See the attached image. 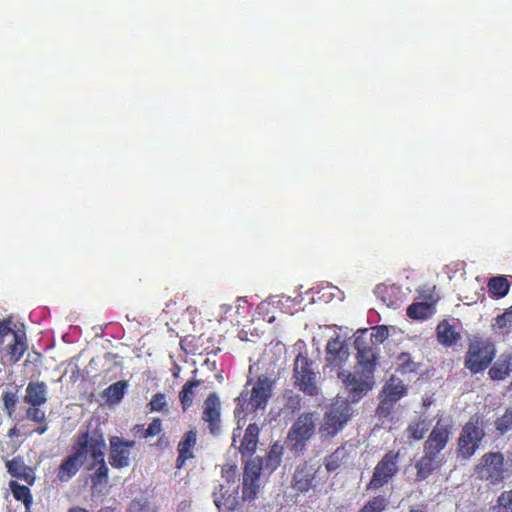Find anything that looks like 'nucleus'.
<instances>
[{"mask_svg":"<svg viewBox=\"0 0 512 512\" xmlns=\"http://www.w3.org/2000/svg\"><path fill=\"white\" fill-rule=\"evenodd\" d=\"M127 386L128 383L125 380L118 381L110 385L105 390V396L107 397V401L111 404L120 402L125 394Z\"/></svg>","mask_w":512,"mask_h":512,"instance_id":"nucleus-29","label":"nucleus"},{"mask_svg":"<svg viewBox=\"0 0 512 512\" xmlns=\"http://www.w3.org/2000/svg\"><path fill=\"white\" fill-rule=\"evenodd\" d=\"M349 357L348 345L339 336H336L330 339L326 345L325 369H337V372L344 370L343 365L348 361Z\"/></svg>","mask_w":512,"mask_h":512,"instance_id":"nucleus-14","label":"nucleus"},{"mask_svg":"<svg viewBox=\"0 0 512 512\" xmlns=\"http://www.w3.org/2000/svg\"><path fill=\"white\" fill-rule=\"evenodd\" d=\"M40 407L29 406L26 410V418L36 423H42L46 419V414Z\"/></svg>","mask_w":512,"mask_h":512,"instance_id":"nucleus-43","label":"nucleus"},{"mask_svg":"<svg viewBox=\"0 0 512 512\" xmlns=\"http://www.w3.org/2000/svg\"><path fill=\"white\" fill-rule=\"evenodd\" d=\"M6 466L8 472L13 477L23 478L25 480H28L30 478V474L27 473V467L22 459L14 458L10 461H7Z\"/></svg>","mask_w":512,"mask_h":512,"instance_id":"nucleus-32","label":"nucleus"},{"mask_svg":"<svg viewBox=\"0 0 512 512\" xmlns=\"http://www.w3.org/2000/svg\"><path fill=\"white\" fill-rule=\"evenodd\" d=\"M68 512H87V511L80 507H73V508L69 509Z\"/></svg>","mask_w":512,"mask_h":512,"instance_id":"nucleus-51","label":"nucleus"},{"mask_svg":"<svg viewBox=\"0 0 512 512\" xmlns=\"http://www.w3.org/2000/svg\"><path fill=\"white\" fill-rule=\"evenodd\" d=\"M89 441L90 435L88 432L78 436L75 452L63 460L59 467L58 478L61 482L69 481L83 465L88 457Z\"/></svg>","mask_w":512,"mask_h":512,"instance_id":"nucleus-7","label":"nucleus"},{"mask_svg":"<svg viewBox=\"0 0 512 512\" xmlns=\"http://www.w3.org/2000/svg\"><path fill=\"white\" fill-rule=\"evenodd\" d=\"M261 466L255 461L247 462L243 474L242 497L245 501L253 500L260 487Z\"/></svg>","mask_w":512,"mask_h":512,"instance_id":"nucleus-18","label":"nucleus"},{"mask_svg":"<svg viewBox=\"0 0 512 512\" xmlns=\"http://www.w3.org/2000/svg\"><path fill=\"white\" fill-rule=\"evenodd\" d=\"M47 430H48L47 425H42V426L37 427V428L34 430V432L38 433L39 435H42V434H44Z\"/></svg>","mask_w":512,"mask_h":512,"instance_id":"nucleus-50","label":"nucleus"},{"mask_svg":"<svg viewBox=\"0 0 512 512\" xmlns=\"http://www.w3.org/2000/svg\"><path fill=\"white\" fill-rule=\"evenodd\" d=\"M398 366L402 373L413 372L416 370V364L412 361L410 354L401 353L398 356Z\"/></svg>","mask_w":512,"mask_h":512,"instance_id":"nucleus-40","label":"nucleus"},{"mask_svg":"<svg viewBox=\"0 0 512 512\" xmlns=\"http://www.w3.org/2000/svg\"><path fill=\"white\" fill-rule=\"evenodd\" d=\"M368 330H358L355 333L354 345L357 350V366L356 368L364 371L374 377V371L376 367L377 357L380 348L373 345L371 341H368Z\"/></svg>","mask_w":512,"mask_h":512,"instance_id":"nucleus-6","label":"nucleus"},{"mask_svg":"<svg viewBox=\"0 0 512 512\" xmlns=\"http://www.w3.org/2000/svg\"><path fill=\"white\" fill-rule=\"evenodd\" d=\"M337 377L348 394L347 400L352 403H356L362 399L374 385V377L358 368H355L353 372L339 370Z\"/></svg>","mask_w":512,"mask_h":512,"instance_id":"nucleus-5","label":"nucleus"},{"mask_svg":"<svg viewBox=\"0 0 512 512\" xmlns=\"http://www.w3.org/2000/svg\"><path fill=\"white\" fill-rule=\"evenodd\" d=\"M510 388L512 389V381H511V384H510Z\"/></svg>","mask_w":512,"mask_h":512,"instance_id":"nucleus-54","label":"nucleus"},{"mask_svg":"<svg viewBox=\"0 0 512 512\" xmlns=\"http://www.w3.org/2000/svg\"><path fill=\"white\" fill-rule=\"evenodd\" d=\"M283 453L282 445L275 443L271 446L265 459L261 462H257L261 466V470L264 468L269 472L274 471L281 462V456Z\"/></svg>","mask_w":512,"mask_h":512,"instance_id":"nucleus-26","label":"nucleus"},{"mask_svg":"<svg viewBox=\"0 0 512 512\" xmlns=\"http://www.w3.org/2000/svg\"><path fill=\"white\" fill-rule=\"evenodd\" d=\"M292 379L294 386L307 396H318L321 393L317 365L307 354L299 353L295 357Z\"/></svg>","mask_w":512,"mask_h":512,"instance_id":"nucleus-3","label":"nucleus"},{"mask_svg":"<svg viewBox=\"0 0 512 512\" xmlns=\"http://www.w3.org/2000/svg\"><path fill=\"white\" fill-rule=\"evenodd\" d=\"M130 512H153V508L146 498L141 497L132 501Z\"/></svg>","mask_w":512,"mask_h":512,"instance_id":"nucleus-45","label":"nucleus"},{"mask_svg":"<svg viewBox=\"0 0 512 512\" xmlns=\"http://www.w3.org/2000/svg\"><path fill=\"white\" fill-rule=\"evenodd\" d=\"M238 489L239 485H219V491L213 493L214 503L219 512L233 511L236 509L239 503Z\"/></svg>","mask_w":512,"mask_h":512,"instance_id":"nucleus-19","label":"nucleus"},{"mask_svg":"<svg viewBox=\"0 0 512 512\" xmlns=\"http://www.w3.org/2000/svg\"><path fill=\"white\" fill-rule=\"evenodd\" d=\"M496 429L501 433L504 434L510 429H512V408L507 409L505 414L497 419L495 422Z\"/></svg>","mask_w":512,"mask_h":512,"instance_id":"nucleus-39","label":"nucleus"},{"mask_svg":"<svg viewBox=\"0 0 512 512\" xmlns=\"http://www.w3.org/2000/svg\"><path fill=\"white\" fill-rule=\"evenodd\" d=\"M48 400V387L42 381H30L23 402L29 406H43Z\"/></svg>","mask_w":512,"mask_h":512,"instance_id":"nucleus-20","label":"nucleus"},{"mask_svg":"<svg viewBox=\"0 0 512 512\" xmlns=\"http://www.w3.org/2000/svg\"><path fill=\"white\" fill-rule=\"evenodd\" d=\"M197 441V433L194 430L188 431L184 439L178 444V458L177 465L178 467L182 466L185 460L193 457L192 448L195 446Z\"/></svg>","mask_w":512,"mask_h":512,"instance_id":"nucleus-25","label":"nucleus"},{"mask_svg":"<svg viewBox=\"0 0 512 512\" xmlns=\"http://www.w3.org/2000/svg\"><path fill=\"white\" fill-rule=\"evenodd\" d=\"M161 432V421L154 419L145 430L144 437H153Z\"/></svg>","mask_w":512,"mask_h":512,"instance_id":"nucleus-48","label":"nucleus"},{"mask_svg":"<svg viewBox=\"0 0 512 512\" xmlns=\"http://www.w3.org/2000/svg\"><path fill=\"white\" fill-rule=\"evenodd\" d=\"M437 336L439 342L446 346H451L459 338V334L447 322L437 326Z\"/></svg>","mask_w":512,"mask_h":512,"instance_id":"nucleus-27","label":"nucleus"},{"mask_svg":"<svg viewBox=\"0 0 512 512\" xmlns=\"http://www.w3.org/2000/svg\"><path fill=\"white\" fill-rule=\"evenodd\" d=\"M346 451L344 448H337L328 458L326 462V468L328 471L336 470L340 462L345 458Z\"/></svg>","mask_w":512,"mask_h":512,"instance_id":"nucleus-37","label":"nucleus"},{"mask_svg":"<svg viewBox=\"0 0 512 512\" xmlns=\"http://www.w3.org/2000/svg\"><path fill=\"white\" fill-rule=\"evenodd\" d=\"M495 356L493 345L485 342H474L469 346L465 366L473 373L484 370Z\"/></svg>","mask_w":512,"mask_h":512,"instance_id":"nucleus-12","label":"nucleus"},{"mask_svg":"<svg viewBox=\"0 0 512 512\" xmlns=\"http://www.w3.org/2000/svg\"><path fill=\"white\" fill-rule=\"evenodd\" d=\"M238 475V469L236 465H225L222 469V478L226 481V486L237 485L235 483Z\"/></svg>","mask_w":512,"mask_h":512,"instance_id":"nucleus-41","label":"nucleus"},{"mask_svg":"<svg viewBox=\"0 0 512 512\" xmlns=\"http://www.w3.org/2000/svg\"><path fill=\"white\" fill-rule=\"evenodd\" d=\"M134 441H125L118 436L110 438L109 462L115 468H124L130 465V456L134 448Z\"/></svg>","mask_w":512,"mask_h":512,"instance_id":"nucleus-15","label":"nucleus"},{"mask_svg":"<svg viewBox=\"0 0 512 512\" xmlns=\"http://www.w3.org/2000/svg\"><path fill=\"white\" fill-rule=\"evenodd\" d=\"M150 409L152 411H167V401H166V396L165 394H162V393H157L155 394L150 403Z\"/></svg>","mask_w":512,"mask_h":512,"instance_id":"nucleus-44","label":"nucleus"},{"mask_svg":"<svg viewBox=\"0 0 512 512\" xmlns=\"http://www.w3.org/2000/svg\"><path fill=\"white\" fill-rule=\"evenodd\" d=\"M259 427L256 424H249L241 440L239 451L242 455H252L257 448Z\"/></svg>","mask_w":512,"mask_h":512,"instance_id":"nucleus-23","label":"nucleus"},{"mask_svg":"<svg viewBox=\"0 0 512 512\" xmlns=\"http://www.w3.org/2000/svg\"><path fill=\"white\" fill-rule=\"evenodd\" d=\"M99 512H112L110 509H102Z\"/></svg>","mask_w":512,"mask_h":512,"instance_id":"nucleus-53","label":"nucleus"},{"mask_svg":"<svg viewBox=\"0 0 512 512\" xmlns=\"http://www.w3.org/2000/svg\"><path fill=\"white\" fill-rule=\"evenodd\" d=\"M399 453L387 452L376 464L367 490H376L387 484L399 471Z\"/></svg>","mask_w":512,"mask_h":512,"instance_id":"nucleus-10","label":"nucleus"},{"mask_svg":"<svg viewBox=\"0 0 512 512\" xmlns=\"http://www.w3.org/2000/svg\"><path fill=\"white\" fill-rule=\"evenodd\" d=\"M393 286H388L385 284L377 285L374 292L375 295L383 301L387 306H390L393 304V301L390 297L391 293L394 291Z\"/></svg>","mask_w":512,"mask_h":512,"instance_id":"nucleus-38","label":"nucleus"},{"mask_svg":"<svg viewBox=\"0 0 512 512\" xmlns=\"http://www.w3.org/2000/svg\"><path fill=\"white\" fill-rule=\"evenodd\" d=\"M475 472L482 480L492 484L501 482L505 478L504 457L499 452H491L482 456Z\"/></svg>","mask_w":512,"mask_h":512,"instance_id":"nucleus-11","label":"nucleus"},{"mask_svg":"<svg viewBox=\"0 0 512 512\" xmlns=\"http://www.w3.org/2000/svg\"><path fill=\"white\" fill-rule=\"evenodd\" d=\"M495 321H496L495 325L499 329L512 327V306L506 312H504L502 315L498 316L495 319Z\"/></svg>","mask_w":512,"mask_h":512,"instance_id":"nucleus-47","label":"nucleus"},{"mask_svg":"<svg viewBox=\"0 0 512 512\" xmlns=\"http://www.w3.org/2000/svg\"><path fill=\"white\" fill-rule=\"evenodd\" d=\"M221 404L216 394H210L204 401L202 419L208 423L210 433L220 434L221 431Z\"/></svg>","mask_w":512,"mask_h":512,"instance_id":"nucleus-17","label":"nucleus"},{"mask_svg":"<svg viewBox=\"0 0 512 512\" xmlns=\"http://www.w3.org/2000/svg\"><path fill=\"white\" fill-rule=\"evenodd\" d=\"M410 512H425V511H423L421 509H412Z\"/></svg>","mask_w":512,"mask_h":512,"instance_id":"nucleus-52","label":"nucleus"},{"mask_svg":"<svg viewBox=\"0 0 512 512\" xmlns=\"http://www.w3.org/2000/svg\"><path fill=\"white\" fill-rule=\"evenodd\" d=\"M272 384L273 382L270 378L260 376L256 382H248L239 397L236 399L237 407L235 409V416L238 418V427L233 431V446H235L236 438L241 435V420L248 413H254L257 410L265 409L268 399L271 396Z\"/></svg>","mask_w":512,"mask_h":512,"instance_id":"nucleus-1","label":"nucleus"},{"mask_svg":"<svg viewBox=\"0 0 512 512\" xmlns=\"http://www.w3.org/2000/svg\"><path fill=\"white\" fill-rule=\"evenodd\" d=\"M436 312L435 301H419L412 303L407 308V315L416 320H426Z\"/></svg>","mask_w":512,"mask_h":512,"instance_id":"nucleus-22","label":"nucleus"},{"mask_svg":"<svg viewBox=\"0 0 512 512\" xmlns=\"http://www.w3.org/2000/svg\"><path fill=\"white\" fill-rule=\"evenodd\" d=\"M510 371V366L507 361H498L489 371V374L494 380L504 379Z\"/></svg>","mask_w":512,"mask_h":512,"instance_id":"nucleus-36","label":"nucleus"},{"mask_svg":"<svg viewBox=\"0 0 512 512\" xmlns=\"http://www.w3.org/2000/svg\"><path fill=\"white\" fill-rule=\"evenodd\" d=\"M405 393V386L402 380L391 377L383 388V400L377 408L379 416H386L393 404L398 401Z\"/></svg>","mask_w":512,"mask_h":512,"instance_id":"nucleus-16","label":"nucleus"},{"mask_svg":"<svg viewBox=\"0 0 512 512\" xmlns=\"http://www.w3.org/2000/svg\"><path fill=\"white\" fill-rule=\"evenodd\" d=\"M316 414H301L294 422L287 436L288 446L295 452L301 451L311 438L316 428Z\"/></svg>","mask_w":512,"mask_h":512,"instance_id":"nucleus-9","label":"nucleus"},{"mask_svg":"<svg viewBox=\"0 0 512 512\" xmlns=\"http://www.w3.org/2000/svg\"><path fill=\"white\" fill-rule=\"evenodd\" d=\"M430 427V421L426 419H420L419 421L412 423L408 426L409 437L420 440L424 437L425 433Z\"/></svg>","mask_w":512,"mask_h":512,"instance_id":"nucleus-33","label":"nucleus"},{"mask_svg":"<svg viewBox=\"0 0 512 512\" xmlns=\"http://www.w3.org/2000/svg\"><path fill=\"white\" fill-rule=\"evenodd\" d=\"M200 383L201 382L199 380L188 381L182 387V390L179 393V398L184 411L192 405L195 397L194 388L198 387Z\"/></svg>","mask_w":512,"mask_h":512,"instance_id":"nucleus-28","label":"nucleus"},{"mask_svg":"<svg viewBox=\"0 0 512 512\" xmlns=\"http://www.w3.org/2000/svg\"><path fill=\"white\" fill-rule=\"evenodd\" d=\"M105 447L106 444L102 434L94 432L90 435L88 455H90L95 461L92 467L95 469L93 476V482L95 484L101 483L108 477V467L104 460Z\"/></svg>","mask_w":512,"mask_h":512,"instance_id":"nucleus-13","label":"nucleus"},{"mask_svg":"<svg viewBox=\"0 0 512 512\" xmlns=\"http://www.w3.org/2000/svg\"><path fill=\"white\" fill-rule=\"evenodd\" d=\"M489 291L496 297H504L509 291V284L505 277H493L488 283Z\"/></svg>","mask_w":512,"mask_h":512,"instance_id":"nucleus-31","label":"nucleus"},{"mask_svg":"<svg viewBox=\"0 0 512 512\" xmlns=\"http://www.w3.org/2000/svg\"><path fill=\"white\" fill-rule=\"evenodd\" d=\"M10 488L15 499L22 501L26 509H29L33 502L29 488L14 481L10 482Z\"/></svg>","mask_w":512,"mask_h":512,"instance_id":"nucleus-30","label":"nucleus"},{"mask_svg":"<svg viewBox=\"0 0 512 512\" xmlns=\"http://www.w3.org/2000/svg\"><path fill=\"white\" fill-rule=\"evenodd\" d=\"M24 336V333L17 332L16 335H12V340L8 341V351L5 357H7L11 363H16L27 349Z\"/></svg>","mask_w":512,"mask_h":512,"instance_id":"nucleus-24","label":"nucleus"},{"mask_svg":"<svg viewBox=\"0 0 512 512\" xmlns=\"http://www.w3.org/2000/svg\"><path fill=\"white\" fill-rule=\"evenodd\" d=\"M497 512H512V490L503 492L499 496Z\"/></svg>","mask_w":512,"mask_h":512,"instance_id":"nucleus-42","label":"nucleus"},{"mask_svg":"<svg viewBox=\"0 0 512 512\" xmlns=\"http://www.w3.org/2000/svg\"><path fill=\"white\" fill-rule=\"evenodd\" d=\"M300 397L299 395H292L289 397L286 407L292 411H295L300 408Z\"/></svg>","mask_w":512,"mask_h":512,"instance_id":"nucleus-49","label":"nucleus"},{"mask_svg":"<svg viewBox=\"0 0 512 512\" xmlns=\"http://www.w3.org/2000/svg\"><path fill=\"white\" fill-rule=\"evenodd\" d=\"M353 413L347 399L337 397L327 408L319 427V433L324 438L336 436L347 424Z\"/></svg>","mask_w":512,"mask_h":512,"instance_id":"nucleus-4","label":"nucleus"},{"mask_svg":"<svg viewBox=\"0 0 512 512\" xmlns=\"http://www.w3.org/2000/svg\"><path fill=\"white\" fill-rule=\"evenodd\" d=\"M388 501L383 496L373 497L359 512H382L387 507Z\"/></svg>","mask_w":512,"mask_h":512,"instance_id":"nucleus-34","label":"nucleus"},{"mask_svg":"<svg viewBox=\"0 0 512 512\" xmlns=\"http://www.w3.org/2000/svg\"><path fill=\"white\" fill-rule=\"evenodd\" d=\"M316 468L313 465L304 464L298 467L294 473V487L300 492L308 491L315 479Z\"/></svg>","mask_w":512,"mask_h":512,"instance_id":"nucleus-21","label":"nucleus"},{"mask_svg":"<svg viewBox=\"0 0 512 512\" xmlns=\"http://www.w3.org/2000/svg\"><path fill=\"white\" fill-rule=\"evenodd\" d=\"M389 331L384 325L376 326L372 328L371 333L368 336V341H371L373 345L379 347V345L388 338Z\"/></svg>","mask_w":512,"mask_h":512,"instance_id":"nucleus-35","label":"nucleus"},{"mask_svg":"<svg viewBox=\"0 0 512 512\" xmlns=\"http://www.w3.org/2000/svg\"><path fill=\"white\" fill-rule=\"evenodd\" d=\"M18 402V396L16 392L6 391L3 393L4 408L9 414L15 410L16 403Z\"/></svg>","mask_w":512,"mask_h":512,"instance_id":"nucleus-46","label":"nucleus"},{"mask_svg":"<svg viewBox=\"0 0 512 512\" xmlns=\"http://www.w3.org/2000/svg\"><path fill=\"white\" fill-rule=\"evenodd\" d=\"M449 419H439L425 443L424 455L417 461V480H425L439 466V453L446 446L450 434Z\"/></svg>","mask_w":512,"mask_h":512,"instance_id":"nucleus-2","label":"nucleus"},{"mask_svg":"<svg viewBox=\"0 0 512 512\" xmlns=\"http://www.w3.org/2000/svg\"><path fill=\"white\" fill-rule=\"evenodd\" d=\"M485 436L482 423L478 419H471L463 427L458 439V457L468 460L480 447Z\"/></svg>","mask_w":512,"mask_h":512,"instance_id":"nucleus-8","label":"nucleus"}]
</instances>
